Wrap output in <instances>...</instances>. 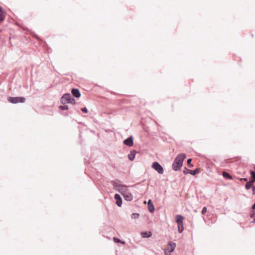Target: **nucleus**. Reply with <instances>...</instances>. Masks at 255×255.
<instances>
[{
  "mask_svg": "<svg viewBox=\"0 0 255 255\" xmlns=\"http://www.w3.org/2000/svg\"><path fill=\"white\" fill-rule=\"evenodd\" d=\"M114 188L120 192L123 196L124 199L127 201H131L133 199V196L128 189V186L119 184L115 182L113 184Z\"/></svg>",
  "mask_w": 255,
  "mask_h": 255,
  "instance_id": "1",
  "label": "nucleus"
},
{
  "mask_svg": "<svg viewBox=\"0 0 255 255\" xmlns=\"http://www.w3.org/2000/svg\"><path fill=\"white\" fill-rule=\"evenodd\" d=\"M185 158L186 155L184 153L178 154L172 163V169L176 171H178L181 167L183 162Z\"/></svg>",
  "mask_w": 255,
  "mask_h": 255,
  "instance_id": "2",
  "label": "nucleus"
},
{
  "mask_svg": "<svg viewBox=\"0 0 255 255\" xmlns=\"http://www.w3.org/2000/svg\"><path fill=\"white\" fill-rule=\"evenodd\" d=\"M61 102L62 104L71 103L73 104H75V100L73 98L72 95L69 93L64 94L61 98Z\"/></svg>",
  "mask_w": 255,
  "mask_h": 255,
  "instance_id": "3",
  "label": "nucleus"
},
{
  "mask_svg": "<svg viewBox=\"0 0 255 255\" xmlns=\"http://www.w3.org/2000/svg\"><path fill=\"white\" fill-rule=\"evenodd\" d=\"M26 99L24 97H10L8 98V101L12 104L17 103H23L25 102Z\"/></svg>",
  "mask_w": 255,
  "mask_h": 255,
  "instance_id": "4",
  "label": "nucleus"
},
{
  "mask_svg": "<svg viewBox=\"0 0 255 255\" xmlns=\"http://www.w3.org/2000/svg\"><path fill=\"white\" fill-rule=\"evenodd\" d=\"M152 167L159 174H162L164 172L163 168L157 162H153L152 164Z\"/></svg>",
  "mask_w": 255,
  "mask_h": 255,
  "instance_id": "5",
  "label": "nucleus"
},
{
  "mask_svg": "<svg viewBox=\"0 0 255 255\" xmlns=\"http://www.w3.org/2000/svg\"><path fill=\"white\" fill-rule=\"evenodd\" d=\"M199 172V170L198 168H196L193 170H189L187 168H185L183 170V173L185 174H190L192 175H195L197 173Z\"/></svg>",
  "mask_w": 255,
  "mask_h": 255,
  "instance_id": "6",
  "label": "nucleus"
},
{
  "mask_svg": "<svg viewBox=\"0 0 255 255\" xmlns=\"http://www.w3.org/2000/svg\"><path fill=\"white\" fill-rule=\"evenodd\" d=\"M124 143L128 146H131L133 144V138L130 136L124 141Z\"/></svg>",
  "mask_w": 255,
  "mask_h": 255,
  "instance_id": "7",
  "label": "nucleus"
},
{
  "mask_svg": "<svg viewBox=\"0 0 255 255\" xmlns=\"http://www.w3.org/2000/svg\"><path fill=\"white\" fill-rule=\"evenodd\" d=\"M114 198L116 200V204L119 207H121L122 205V199L121 196L118 194H116L114 196Z\"/></svg>",
  "mask_w": 255,
  "mask_h": 255,
  "instance_id": "8",
  "label": "nucleus"
},
{
  "mask_svg": "<svg viewBox=\"0 0 255 255\" xmlns=\"http://www.w3.org/2000/svg\"><path fill=\"white\" fill-rule=\"evenodd\" d=\"M176 248V244L172 242H169L167 244V249L168 252L171 253L174 251Z\"/></svg>",
  "mask_w": 255,
  "mask_h": 255,
  "instance_id": "9",
  "label": "nucleus"
},
{
  "mask_svg": "<svg viewBox=\"0 0 255 255\" xmlns=\"http://www.w3.org/2000/svg\"><path fill=\"white\" fill-rule=\"evenodd\" d=\"M147 207H148V209L150 213H153L154 211L155 208H154V205H153V203H152V201L150 199L148 201Z\"/></svg>",
  "mask_w": 255,
  "mask_h": 255,
  "instance_id": "10",
  "label": "nucleus"
},
{
  "mask_svg": "<svg viewBox=\"0 0 255 255\" xmlns=\"http://www.w3.org/2000/svg\"><path fill=\"white\" fill-rule=\"evenodd\" d=\"M71 93L72 95L76 98H79L81 96V93L78 89H72Z\"/></svg>",
  "mask_w": 255,
  "mask_h": 255,
  "instance_id": "11",
  "label": "nucleus"
},
{
  "mask_svg": "<svg viewBox=\"0 0 255 255\" xmlns=\"http://www.w3.org/2000/svg\"><path fill=\"white\" fill-rule=\"evenodd\" d=\"M136 153V152L134 150H132L130 151V153L128 155V158L129 160L132 161L134 160Z\"/></svg>",
  "mask_w": 255,
  "mask_h": 255,
  "instance_id": "12",
  "label": "nucleus"
},
{
  "mask_svg": "<svg viewBox=\"0 0 255 255\" xmlns=\"http://www.w3.org/2000/svg\"><path fill=\"white\" fill-rule=\"evenodd\" d=\"M184 219V217L180 215H177L176 216V222L177 224H183V220Z\"/></svg>",
  "mask_w": 255,
  "mask_h": 255,
  "instance_id": "13",
  "label": "nucleus"
},
{
  "mask_svg": "<svg viewBox=\"0 0 255 255\" xmlns=\"http://www.w3.org/2000/svg\"><path fill=\"white\" fill-rule=\"evenodd\" d=\"M142 238H148L151 236L152 233L151 232H142L141 233Z\"/></svg>",
  "mask_w": 255,
  "mask_h": 255,
  "instance_id": "14",
  "label": "nucleus"
},
{
  "mask_svg": "<svg viewBox=\"0 0 255 255\" xmlns=\"http://www.w3.org/2000/svg\"><path fill=\"white\" fill-rule=\"evenodd\" d=\"M254 185V180H250L247 182L245 185V188L247 190L250 189L251 187Z\"/></svg>",
  "mask_w": 255,
  "mask_h": 255,
  "instance_id": "15",
  "label": "nucleus"
},
{
  "mask_svg": "<svg viewBox=\"0 0 255 255\" xmlns=\"http://www.w3.org/2000/svg\"><path fill=\"white\" fill-rule=\"evenodd\" d=\"M222 175L226 179H232V176L229 173H228L226 171L223 172Z\"/></svg>",
  "mask_w": 255,
  "mask_h": 255,
  "instance_id": "16",
  "label": "nucleus"
},
{
  "mask_svg": "<svg viewBox=\"0 0 255 255\" xmlns=\"http://www.w3.org/2000/svg\"><path fill=\"white\" fill-rule=\"evenodd\" d=\"M178 229L179 233H182L184 230L183 224H178Z\"/></svg>",
  "mask_w": 255,
  "mask_h": 255,
  "instance_id": "17",
  "label": "nucleus"
},
{
  "mask_svg": "<svg viewBox=\"0 0 255 255\" xmlns=\"http://www.w3.org/2000/svg\"><path fill=\"white\" fill-rule=\"evenodd\" d=\"M139 214L138 213H133L131 215V218L132 219H136L138 218Z\"/></svg>",
  "mask_w": 255,
  "mask_h": 255,
  "instance_id": "18",
  "label": "nucleus"
},
{
  "mask_svg": "<svg viewBox=\"0 0 255 255\" xmlns=\"http://www.w3.org/2000/svg\"><path fill=\"white\" fill-rule=\"evenodd\" d=\"M192 160L191 158H189L187 159V163L189 167H193V165L191 164Z\"/></svg>",
  "mask_w": 255,
  "mask_h": 255,
  "instance_id": "19",
  "label": "nucleus"
},
{
  "mask_svg": "<svg viewBox=\"0 0 255 255\" xmlns=\"http://www.w3.org/2000/svg\"><path fill=\"white\" fill-rule=\"evenodd\" d=\"M59 108L61 110H66L68 109V106L67 105L60 106Z\"/></svg>",
  "mask_w": 255,
  "mask_h": 255,
  "instance_id": "20",
  "label": "nucleus"
},
{
  "mask_svg": "<svg viewBox=\"0 0 255 255\" xmlns=\"http://www.w3.org/2000/svg\"><path fill=\"white\" fill-rule=\"evenodd\" d=\"M5 16L3 11L0 12V22L2 21L4 19Z\"/></svg>",
  "mask_w": 255,
  "mask_h": 255,
  "instance_id": "21",
  "label": "nucleus"
},
{
  "mask_svg": "<svg viewBox=\"0 0 255 255\" xmlns=\"http://www.w3.org/2000/svg\"><path fill=\"white\" fill-rule=\"evenodd\" d=\"M250 174H251L252 177H253L252 180H254V182L255 181V172L253 170H251L250 171Z\"/></svg>",
  "mask_w": 255,
  "mask_h": 255,
  "instance_id": "22",
  "label": "nucleus"
},
{
  "mask_svg": "<svg viewBox=\"0 0 255 255\" xmlns=\"http://www.w3.org/2000/svg\"><path fill=\"white\" fill-rule=\"evenodd\" d=\"M207 212V208L206 207H204L203 208L202 210V214L203 215H204Z\"/></svg>",
  "mask_w": 255,
  "mask_h": 255,
  "instance_id": "23",
  "label": "nucleus"
},
{
  "mask_svg": "<svg viewBox=\"0 0 255 255\" xmlns=\"http://www.w3.org/2000/svg\"><path fill=\"white\" fill-rule=\"evenodd\" d=\"M113 240L115 243H118L121 242V240L117 238L116 237H114Z\"/></svg>",
  "mask_w": 255,
  "mask_h": 255,
  "instance_id": "24",
  "label": "nucleus"
},
{
  "mask_svg": "<svg viewBox=\"0 0 255 255\" xmlns=\"http://www.w3.org/2000/svg\"><path fill=\"white\" fill-rule=\"evenodd\" d=\"M81 111L82 112H83L84 113H88V110H87V109L86 107H84V108H82L81 109Z\"/></svg>",
  "mask_w": 255,
  "mask_h": 255,
  "instance_id": "25",
  "label": "nucleus"
},
{
  "mask_svg": "<svg viewBox=\"0 0 255 255\" xmlns=\"http://www.w3.org/2000/svg\"><path fill=\"white\" fill-rule=\"evenodd\" d=\"M240 180H241V181H246V182H248V179H247V178H241V179H240Z\"/></svg>",
  "mask_w": 255,
  "mask_h": 255,
  "instance_id": "26",
  "label": "nucleus"
},
{
  "mask_svg": "<svg viewBox=\"0 0 255 255\" xmlns=\"http://www.w3.org/2000/svg\"><path fill=\"white\" fill-rule=\"evenodd\" d=\"M252 191H253V194H255V186L254 187H253Z\"/></svg>",
  "mask_w": 255,
  "mask_h": 255,
  "instance_id": "27",
  "label": "nucleus"
},
{
  "mask_svg": "<svg viewBox=\"0 0 255 255\" xmlns=\"http://www.w3.org/2000/svg\"><path fill=\"white\" fill-rule=\"evenodd\" d=\"M252 209L253 210H255V203L253 204V205L252 206Z\"/></svg>",
  "mask_w": 255,
  "mask_h": 255,
  "instance_id": "28",
  "label": "nucleus"
},
{
  "mask_svg": "<svg viewBox=\"0 0 255 255\" xmlns=\"http://www.w3.org/2000/svg\"><path fill=\"white\" fill-rule=\"evenodd\" d=\"M254 215H255L254 213L251 214V217L253 218L254 217Z\"/></svg>",
  "mask_w": 255,
  "mask_h": 255,
  "instance_id": "29",
  "label": "nucleus"
},
{
  "mask_svg": "<svg viewBox=\"0 0 255 255\" xmlns=\"http://www.w3.org/2000/svg\"><path fill=\"white\" fill-rule=\"evenodd\" d=\"M3 11H2V8L0 6V12Z\"/></svg>",
  "mask_w": 255,
  "mask_h": 255,
  "instance_id": "30",
  "label": "nucleus"
},
{
  "mask_svg": "<svg viewBox=\"0 0 255 255\" xmlns=\"http://www.w3.org/2000/svg\"><path fill=\"white\" fill-rule=\"evenodd\" d=\"M253 223H255V219L253 221Z\"/></svg>",
  "mask_w": 255,
  "mask_h": 255,
  "instance_id": "31",
  "label": "nucleus"
},
{
  "mask_svg": "<svg viewBox=\"0 0 255 255\" xmlns=\"http://www.w3.org/2000/svg\"><path fill=\"white\" fill-rule=\"evenodd\" d=\"M254 169H255V165L254 166Z\"/></svg>",
  "mask_w": 255,
  "mask_h": 255,
  "instance_id": "32",
  "label": "nucleus"
}]
</instances>
